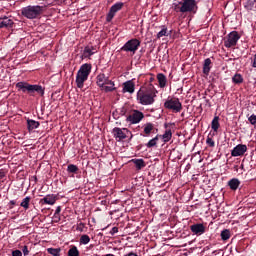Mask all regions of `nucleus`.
I'll return each instance as SVG.
<instances>
[{"instance_id":"obj_1","label":"nucleus","mask_w":256,"mask_h":256,"mask_svg":"<svg viewBox=\"0 0 256 256\" xmlns=\"http://www.w3.org/2000/svg\"><path fill=\"white\" fill-rule=\"evenodd\" d=\"M16 89H18V91H22V93H27L30 97H35V93H37V95H40L41 97L45 95V88L37 84L18 82L16 84Z\"/></svg>"},{"instance_id":"obj_2","label":"nucleus","mask_w":256,"mask_h":256,"mask_svg":"<svg viewBox=\"0 0 256 256\" xmlns=\"http://www.w3.org/2000/svg\"><path fill=\"white\" fill-rule=\"evenodd\" d=\"M91 73V64H83L77 72L76 75V85L78 89H83L85 81L89 79Z\"/></svg>"},{"instance_id":"obj_3","label":"nucleus","mask_w":256,"mask_h":256,"mask_svg":"<svg viewBox=\"0 0 256 256\" xmlns=\"http://www.w3.org/2000/svg\"><path fill=\"white\" fill-rule=\"evenodd\" d=\"M155 92L153 90L140 89L137 92V101L140 105H153L155 103Z\"/></svg>"},{"instance_id":"obj_4","label":"nucleus","mask_w":256,"mask_h":256,"mask_svg":"<svg viewBox=\"0 0 256 256\" xmlns=\"http://www.w3.org/2000/svg\"><path fill=\"white\" fill-rule=\"evenodd\" d=\"M21 13L26 19H37V17L43 13V7L39 5L26 6L22 8Z\"/></svg>"},{"instance_id":"obj_5","label":"nucleus","mask_w":256,"mask_h":256,"mask_svg":"<svg viewBox=\"0 0 256 256\" xmlns=\"http://www.w3.org/2000/svg\"><path fill=\"white\" fill-rule=\"evenodd\" d=\"M164 108L168 109V111H172V113H181L183 110V104H181L179 98L168 97L164 102Z\"/></svg>"},{"instance_id":"obj_6","label":"nucleus","mask_w":256,"mask_h":256,"mask_svg":"<svg viewBox=\"0 0 256 256\" xmlns=\"http://www.w3.org/2000/svg\"><path fill=\"white\" fill-rule=\"evenodd\" d=\"M141 47V41L137 38H133L131 40H128L125 45L121 48V51H125L126 53H137V49Z\"/></svg>"},{"instance_id":"obj_7","label":"nucleus","mask_w":256,"mask_h":256,"mask_svg":"<svg viewBox=\"0 0 256 256\" xmlns=\"http://www.w3.org/2000/svg\"><path fill=\"white\" fill-rule=\"evenodd\" d=\"M112 133H113L115 139H117L118 141H123V139H127V137H129V135H130V139L133 138V134L127 128L115 127V128H113Z\"/></svg>"},{"instance_id":"obj_8","label":"nucleus","mask_w":256,"mask_h":256,"mask_svg":"<svg viewBox=\"0 0 256 256\" xmlns=\"http://www.w3.org/2000/svg\"><path fill=\"white\" fill-rule=\"evenodd\" d=\"M239 39H241V36H239V32L232 31L228 34L227 39L224 41V45L227 48L235 47Z\"/></svg>"},{"instance_id":"obj_9","label":"nucleus","mask_w":256,"mask_h":256,"mask_svg":"<svg viewBox=\"0 0 256 256\" xmlns=\"http://www.w3.org/2000/svg\"><path fill=\"white\" fill-rule=\"evenodd\" d=\"M183 13H195L197 11V1L195 0H182Z\"/></svg>"},{"instance_id":"obj_10","label":"nucleus","mask_w":256,"mask_h":256,"mask_svg":"<svg viewBox=\"0 0 256 256\" xmlns=\"http://www.w3.org/2000/svg\"><path fill=\"white\" fill-rule=\"evenodd\" d=\"M145 117L143 112L139 110H133V112L126 118L128 123L135 125L137 123H141L142 119Z\"/></svg>"},{"instance_id":"obj_11","label":"nucleus","mask_w":256,"mask_h":256,"mask_svg":"<svg viewBox=\"0 0 256 256\" xmlns=\"http://www.w3.org/2000/svg\"><path fill=\"white\" fill-rule=\"evenodd\" d=\"M122 9H123V2H118L114 5H112L108 14H107L106 21L108 23H111V21H113V17H115V14L118 11H121Z\"/></svg>"},{"instance_id":"obj_12","label":"nucleus","mask_w":256,"mask_h":256,"mask_svg":"<svg viewBox=\"0 0 256 256\" xmlns=\"http://www.w3.org/2000/svg\"><path fill=\"white\" fill-rule=\"evenodd\" d=\"M245 153H247V145H245V144H238L231 151V156L232 157H243V155H245Z\"/></svg>"},{"instance_id":"obj_13","label":"nucleus","mask_w":256,"mask_h":256,"mask_svg":"<svg viewBox=\"0 0 256 256\" xmlns=\"http://www.w3.org/2000/svg\"><path fill=\"white\" fill-rule=\"evenodd\" d=\"M96 79V83L100 88L105 87V85H115V82L109 80V77L105 76V74H99Z\"/></svg>"},{"instance_id":"obj_14","label":"nucleus","mask_w":256,"mask_h":256,"mask_svg":"<svg viewBox=\"0 0 256 256\" xmlns=\"http://www.w3.org/2000/svg\"><path fill=\"white\" fill-rule=\"evenodd\" d=\"M190 230L194 235H203L205 233V225L203 224H193L190 226Z\"/></svg>"},{"instance_id":"obj_15","label":"nucleus","mask_w":256,"mask_h":256,"mask_svg":"<svg viewBox=\"0 0 256 256\" xmlns=\"http://www.w3.org/2000/svg\"><path fill=\"white\" fill-rule=\"evenodd\" d=\"M123 85V93H135V83H133V80H128Z\"/></svg>"},{"instance_id":"obj_16","label":"nucleus","mask_w":256,"mask_h":256,"mask_svg":"<svg viewBox=\"0 0 256 256\" xmlns=\"http://www.w3.org/2000/svg\"><path fill=\"white\" fill-rule=\"evenodd\" d=\"M155 130V125L151 122L144 124V134H141L143 137H149L151 133Z\"/></svg>"},{"instance_id":"obj_17","label":"nucleus","mask_w":256,"mask_h":256,"mask_svg":"<svg viewBox=\"0 0 256 256\" xmlns=\"http://www.w3.org/2000/svg\"><path fill=\"white\" fill-rule=\"evenodd\" d=\"M57 201V197L55 195H47L40 200V203H44V205H55Z\"/></svg>"},{"instance_id":"obj_18","label":"nucleus","mask_w":256,"mask_h":256,"mask_svg":"<svg viewBox=\"0 0 256 256\" xmlns=\"http://www.w3.org/2000/svg\"><path fill=\"white\" fill-rule=\"evenodd\" d=\"M239 185H241V181L237 178H232L228 182V187H230L231 191H237L239 189Z\"/></svg>"},{"instance_id":"obj_19","label":"nucleus","mask_w":256,"mask_h":256,"mask_svg":"<svg viewBox=\"0 0 256 256\" xmlns=\"http://www.w3.org/2000/svg\"><path fill=\"white\" fill-rule=\"evenodd\" d=\"M157 79H158L159 87H161V89H163L164 87H167V76H165V74L159 73L157 75Z\"/></svg>"},{"instance_id":"obj_20","label":"nucleus","mask_w":256,"mask_h":256,"mask_svg":"<svg viewBox=\"0 0 256 256\" xmlns=\"http://www.w3.org/2000/svg\"><path fill=\"white\" fill-rule=\"evenodd\" d=\"M39 121L27 119V129L28 131H33L34 129H39Z\"/></svg>"},{"instance_id":"obj_21","label":"nucleus","mask_w":256,"mask_h":256,"mask_svg":"<svg viewBox=\"0 0 256 256\" xmlns=\"http://www.w3.org/2000/svg\"><path fill=\"white\" fill-rule=\"evenodd\" d=\"M3 27H13V20L8 17L0 18V29Z\"/></svg>"},{"instance_id":"obj_22","label":"nucleus","mask_w":256,"mask_h":256,"mask_svg":"<svg viewBox=\"0 0 256 256\" xmlns=\"http://www.w3.org/2000/svg\"><path fill=\"white\" fill-rule=\"evenodd\" d=\"M82 55L85 59H88L91 55H95V48L93 46H86Z\"/></svg>"},{"instance_id":"obj_23","label":"nucleus","mask_w":256,"mask_h":256,"mask_svg":"<svg viewBox=\"0 0 256 256\" xmlns=\"http://www.w3.org/2000/svg\"><path fill=\"white\" fill-rule=\"evenodd\" d=\"M211 58H207L204 60V64H203V73L204 75H209V73L211 72Z\"/></svg>"},{"instance_id":"obj_24","label":"nucleus","mask_w":256,"mask_h":256,"mask_svg":"<svg viewBox=\"0 0 256 256\" xmlns=\"http://www.w3.org/2000/svg\"><path fill=\"white\" fill-rule=\"evenodd\" d=\"M132 163H134L136 169L138 171H141L145 167V160L143 159H132Z\"/></svg>"},{"instance_id":"obj_25","label":"nucleus","mask_w":256,"mask_h":256,"mask_svg":"<svg viewBox=\"0 0 256 256\" xmlns=\"http://www.w3.org/2000/svg\"><path fill=\"white\" fill-rule=\"evenodd\" d=\"M182 1H175L172 4V9L176 12V13H183V4H181Z\"/></svg>"},{"instance_id":"obj_26","label":"nucleus","mask_w":256,"mask_h":256,"mask_svg":"<svg viewBox=\"0 0 256 256\" xmlns=\"http://www.w3.org/2000/svg\"><path fill=\"white\" fill-rule=\"evenodd\" d=\"M171 137H173V133L171 132V130H166L165 133L162 135L164 143H169V141H171Z\"/></svg>"},{"instance_id":"obj_27","label":"nucleus","mask_w":256,"mask_h":256,"mask_svg":"<svg viewBox=\"0 0 256 256\" xmlns=\"http://www.w3.org/2000/svg\"><path fill=\"white\" fill-rule=\"evenodd\" d=\"M158 141H159V135H157L153 139L149 140V142L146 144V147L148 149H151V147H157V142Z\"/></svg>"},{"instance_id":"obj_28","label":"nucleus","mask_w":256,"mask_h":256,"mask_svg":"<svg viewBox=\"0 0 256 256\" xmlns=\"http://www.w3.org/2000/svg\"><path fill=\"white\" fill-rule=\"evenodd\" d=\"M211 127L214 131H218L220 124H219V116H215L212 120Z\"/></svg>"},{"instance_id":"obj_29","label":"nucleus","mask_w":256,"mask_h":256,"mask_svg":"<svg viewBox=\"0 0 256 256\" xmlns=\"http://www.w3.org/2000/svg\"><path fill=\"white\" fill-rule=\"evenodd\" d=\"M29 203H31V197L28 196L22 200L20 207H23V209L27 210L29 209Z\"/></svg>"},{"instance_id":"obj_30","label":"nucleus","mask_w":256,"mask_h":256,"mask_svg":"<svg viewBox=\"0 0 256 256\" xmlns=\"http://www.w3.org/2000/svg\"><path fill=\"white\" fill-rule=\"evenodd\" d=\"M47 252L53 256H61V248H48Z\"/></svg>"},{"instance_id":"obj_31","label":"nucleus","mask_w":256,"mask_h":256,"mask_svg":"<svg viewBox=\"0 0 256 256\" xmlns=\"http://www.w3.org/2000/svg\"><path fill=\"white\" fill-rule=\"evenodd\" d=\"M232 81L233 83H235L236 85H240V83H243V76L241 74H235L232 77Z\"/></svg>"},{"instance_id":"obj_32","label":"nucleus","mask_w":256,"mask_h":256,"mask_svg":"<svg viewBox=\"0 0 256 256\" xmlns=\"http://www.w3.org/2000/svg\"><path fill=\"white\" fill-rule=\"evenodd\" d=\"M90 241H91V238L87 234H84L80 237V245H87L89 244Z\"/></svg>"},{"instance_id":"obj_33","label":"nucleus","mask_w":256,"mask_h":256,"mask_svg":"<svg viewBox=\"0 0 256 256\" xmlns=\"http://www.w3.org/2000/svg\"><path fill=\"white\" fill-rule=\"evenodd\" d=\"M68 256H79V250L77 249V246H72L68 250Z\"/></svg>"},{"instance_id":"obj_34","label":"nucleus","mask_w":256,"mask_h":256,"mask_svg":"<svg viewBox=\"0 0 256 256\" xmlns=\"http://www.w3.org/2000/svg\"><path fill=\"white\" fill-rule=\"evenodd\" d=\"M231 237V232L229 230H223L221 232L222 241H227Z\"/></svg>"},{"instance_id":"obj_35","label":"nucleus","mask_w":256,"mask_h":256,"mask_svg":"<svg viewBox=\"0 0 256 256\" xmlns=\"http://www.w3.org/2000/svg\"><path fill=\"white\" fill-rule=\"evenodd\" d=\"M67 171L68 173H77L79 171V167L75 164H70L68 165Z\"/></svg>"},{"instance_id":"obj_36","label":"nucleus","mask_w":256,"mask_h":256,"mask_svg":"<svg viewBox=\"0 0 256 256\" xmlns=\"http://www.w3.org/2000/svg\"><path fill=\"white\" fill-rule=\"evenodd\" d=\"M167 27H164L160 32L157 33V39H161V37H167Z\"/></svg>"},{"instance_id":"obj_37","label":"nucleus","mask_w":256,"mask_h":256,"mask_svg":"<svg viewBox=\"0 0 256 256\" xmlns=\"http://www.w3.org/2000/svg\"><path fill=\"white\" fill-rule=\"evenodd\" d=\"M102 91H105V93H111V91H115V85H109V86H104L101 88Z\"/></svg>"},{"instance_id":"obj_38","label":"nucleus","mask_w":256,"mask_h":256,"mask_svg":"<svg viewBox=\"0 0 256 256\" xmlns=\"http://www.w3.org/2000/svg\"><path fill=\"white\" fill-rule=\"evenodd\" d=\"M248 121L251 125H256V115L252 114L249 118Z\"/></svg>"},{"instance_id":"obj_39","label":"nucleus","mask_w":256,"mask_h":256,"mask_svg":"<svg viewBox=\"0 0 256 256\" xmlns=\"http://www.w3.org/2000/svg\"><path fill=\"white\" fill-rule=\"evenodd\" d=\"M206 143L209 147H215V141H213V139L211 137H208L206 139Z\"/></svg>"},{"instance_id":"obj_40","label":"nucleus","mask_w":256,"mask_h":256,"mask_svg":"<svg viewBox=\"0 0 256 256\" xmlns=\"http://www.w3.org/2000/svg\"><path fill=\"white\" fill-rule=\"evenodd\" d=\"M253 5H255V0H248L245 7L248 9H253Z\"/></svg>"},{"instance_id":"obj_41","label":"nucleus","mask_w":256,"mask_h":256,"mask_svg":"<svg viewBox=\"0 0 256 256\" xmlns=\"http://www.w3.org/2000/svg\"><path fill=\"white\" fill-rule=\"evenodd\" d=\"M22 253L24 256L29 255V248L27 247V245L22 247Z\"/></svg>"},{"instance_id":"obj_42","label":"nucleus","mask_w":256,"mask_h":256,"mask_svg":"<svg viewBox=\"0 0 256 256\" xmlns=\"http://www.w3.org/2000/svg\"><path fill=\"white\" fill-rule=\"evenodd\" d=\"M12 256H23V253L21 252V250H14L12 252Z\"/></svg>"},{"instance_id":"obj_43","label":"nucleus","mask_w":256,"mask_h":256,"mask_svg":"<svg viewBox=\"0 0 256 256\" xmlns=\"http://www.w3.org/2000/svg\"><path fill=\"white\" fill-rule=\"evenodd\" d=\"M59 221H61V217L59 216V214H54V223H59Z\"/></svg>"},{"instance_id":"obj_44","label":"nucleus","mask_w":256,"mask_h":256,"mask_svg":"<svg viewBox=\"0 0 256 256\" xmlns=\"http://www.w3.org/2000/svg\"><path fill=\"white\" fill-rule=\"evenodd\" d=\"M115 233H119L118 227H113L112 230L110 231V234H112V235H114Z\"/></svg>"},{"instance_id":"obj_45","label":"nucleus","mask_w":256,"mask_h":256,"mask_svg":"<svg viewBox=\"0 0 256 256\" xmlns=\"http://www.w3.org/2000/svg\"><path fill=\"white\" fill-rule=\"evenodd\" d=\"M17 204V202L15 200H11L10 201V209H13V207H15V205Z\"/></svg>"},{"instance_id":"obj_46","label":"nucleus","mask_w":256,"mask_h":256,"mask_svg":"<svg viewBox=\"0 0 256 256\" xmlns=\"http://www.w3.org/2000/svg\"><path fill=\"white\" fill-rule=\"evenodd\" d=\"M5 177V170H0V179Z\"/></svg>"},{"instance_id":"obj_47","label":"nucleus","mask_w":256,"mask_h":256,"mask_svg":"<svg viewBox=\"0 0 256 256\" xmlns=\"http://www.w3.org/2000/svg\"><path fill=\"white\" fill-rule=\"evenodd\" d=\"M59 213H61V206H58V207L56 208V211H55L54 214L59 215Z\"/></svg>"},{"instance_id":"obj_48","label":"nucleus","mask_w":256,"mask_h":256,"mask_svg":"<svg viewBox=\"0 0 256 256\" xmlns=\"http://www.w3.org/2000/svg\"><path fill=\"white\" fill-rule=\"evenodd\" d=\"M127 256H138V255L134 252H130Z\"/></svg>"},{"instance_id":"obj_49","label":"nucleus","mask_w":256,"mask_h":256,"mask_svg":"<svg viewBox=\"0 0 256 256\" xmlns=\"http://www.w3.org/2000/svg\"><path fill=\"white\" fill-rule=\"evenodd\" d=\"M150 81H154V78H153V77H151V78H150Z\"/></svg>"},{"instance_id":"obj_50","label":"nucleus","mask_w":256,"mask_h":256,"mask_svg":"<svg viewBox=\"0 0 256 256\" xmlns=\"http://www.w3.org/2000/svg\"><path fill=\"white\" fill-rule=\"evenodd\" d=\"M80 225H82V227H84V224H83V223H80Z\"/></svg>"}]
</instances>
